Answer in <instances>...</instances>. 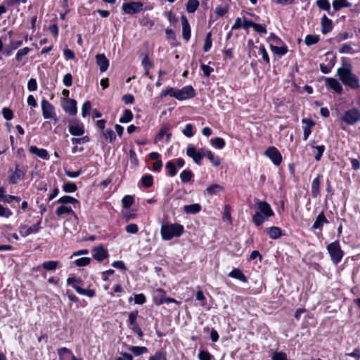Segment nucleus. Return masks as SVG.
<instances>
[{
	"label": "nucleus",
	"instance_id": "51",
	"mask_svg": "<svg viewBox=\"0 0 360 360\" xmlns=\"http://www.w3.org/2000/svg\"><path fill=\"white\" fill-rule=\"evenodd\" d=\"M134 202V197L129 195H125L122 200V206L124 208H129L133 205Z\"/></svg>",
	"mask_w": 360,
	"mask_h": 360
},
{
	"label": "nucleus",
	"instance_id": "54",
	"mask_svg": "<svg viewBox=\"0 0 360 360\" xmlns=\"http://www.w3.org/2000/svg\"><path fill=\"white\" fill-rule=\"evenodd\" d=\"M229 7L228 5H226L224 7H217L214 10V13L219 17H222L226 13L229 12Z\"/></svg>",
	"mask_w": 360,
	"mask_h": 360
},
{
	"label": "nucleus",
	"instance_id": "41",
	"mask_svg": "<svg viewBox=\"0 0 360 360\" xmlns=\"http://www.w3.org/2000/svg\"><path fill=\"white\" fill-rule=\"evenodd\" d=\"M270 49L272 52H274L275 54L278 55L280 56L285 55L288 51V49L285 46H277L271 45Z\"/></svg>",
	"mask_w": 360,
	"mask_h": 360
},
{
	"label": "nucleus",
	"instance_id": "14",
	"mask_svg": "<svg viewBox=\"0 0 360 360\" xmlns=\"http://www.w3.org/2000/svg\"><path fill=\"white\" fill-rule=\"evenodd\" d=\"M69 131L73 136H82L84 134V125L81 122H71L69 126Z\"/></svg>",
	"mask_w": 360,
	"mask_h": 360
},
{
	"label": "nucleus",
	"instance_id": "26",
	"mask_svg": "<svg viewBox=\"0 0 360 360\" xmlns=\"http://www.w3.org/2000/svg\"><path fill=\"white\" fill-rule=\"evenodd\" d=\"M352 6V4L347 0H334L333 1V8L334 12L340 10L342 8H347Z\"/></svg>",
	"mask_w": 360,
	"mask_h": 360
},
{
	"label": "nucleus",
	"instance_id": "19",
	"mask_svg": "<svg viewBox=\"0 0 360 360\" xmlns=\"http://www.w3.org/2000/svg\"><path fill=\"white\" fill-rule=\"evenodd\" d=\"M30 153L37 155V157L43 159L48 160L49 158L48 151L44 148H39L35 146H32L29 148Z\"/></svg>",
	"mask_w": 360,
	"mask_h": 360
},
{
	"label": "nucleus",
	"instance_id": "20",
	"mask_svg": "<svg viewBox=\"0 0 360 360\" xmlns=\"http://www.w3.org/2000/svg\"><path fill=\"white\" fill-rule=\"evenodd\" d=\"M165 291L162 288L156 289L153 292V302L157 305H160L165 303Z\"/></svg>",
	"mask_w": 360,
	"mask_h": 360
},
{
	"label": "nucleus",
	"instance_id": "10",
	"mask_svg": "<svg viewBox=\"0 0 360 360\" xmlns=\"http://www.w3.org/2000/svg\"><path fill=\"white\" fill-rule=\"evenodd\" d=\"M138 314L139 312L136 310L131 311L129 314V321L130 323V328L132 331L137 334L139 338H142L143 336V333L136 321Z\"/></svg>",
	"mask_w": 360,
	"mask_h": 360
},
{
	"label": "nucleus",
	"instance_id": "61",
	"mask_svg": "<svg viewBox=\"0 0 360 360\" xmlns=\"http://www.w3.org/2000/svg\"><path fill=\"white\" fill-rule=\"evenodd\" d=\"M125 230L129 233L135 234L139 231V227L136 224H129L126 226Z\"/></svg>",
	"mask_w": 360,
	"mask_h": 360
},
{
	"label": "nucleus",
	"instance_id": "7",
	"mask_svg": "<svg viewBox=\"0 0 360 360\" xmlns=\"http://www.w3.org/2000/svg\"><path fill=\"white\" fill-rule=\"evenodd\" d=\"M342 120L347 124H355L360 121V111L356 108L348 110L344 112Z\"/></svg>",
	"mask_w": 360,
	"mask_h": 360
},
{
	"label": "nucleus",
	"instance_id": "42",
	"mask_svg": "<svg viewBox=\"0 0 360 360\" xmlns=\"http://www.w3.org/2000/svg\"><path fill=\"white\" fill-rule=\"evenodd\" d=\"M210 143L212 144V146L217 149H221L225 146L224 140L219 137L212 139L210 141Z\"/></svg>",
	"mask_w": 360,
	"mask_h": 360
},
{
	"label": "nucleus",
	"instance_id": "25",
	"mask_svg": "<svg viewBox=\"0 0 360 360\" xmlns=\"http://www.w3.org/2000/svg\"><path fill=\"white\" fill-rule=\"evenodd\" d=\"M269 237L272 239H277L282 235L281 229L277 226H272L264 230Z\"/></svg>",
	"mask_w": 360,
	"mask_h": 360
},
{
	"label": "nucleus",
	"instance_id": "31",
	"mask_svg": "<svg viewBox=\"0 0 360 360\" xmlns=\"http://www.w3.org/2000/svg\"><path fill=\"white\" fill-rule=\"evenodd\" d=\"M56 202L57 203H60V204H63V205H66V204H72V205L79 204V202L78 200H77L76 198H72L71 196H69V195H64V196L60 197L57 200Z\"/></svg>",
	"mask_w": 360,
	"mask_h": 360
},
{
	"label": "nucleus",
	"instance_id": "40",
	"mask_svg": "<svg viewBox=\"0 0 360 360\" xmlns=\"http://www.w3.org/2000/svg\"><path fill=\"white\" fill-rule=\"evenodd\" d=\"M133 118V113L129 109L124 110L123 115L120 118L119 122L121 123H127Z\"/></svg>",
	"mask_w": 360,
	"mask_h": 360
},
{
	"label": "nucleus",
	"instance_id": "53",
	"mask_svg": "<svg viewBox=\"0 0 360 360\" xmlns=\"http://www.w3.org/2000/svg\"><path fill=\"white\" fill-rule=\"evenodd\" d=\"M30 51V49L28 47H25L23 49L18 50V51L17 52V53L15 55V60L18 61H20L22 58L23 56H27Z\"/></svg>",
	"mask_w": 360,
	"mask_h": 360
},
{
	"label": "nucleus",
	"instance_id": "29",
	"mask_svg": "<svg viewBox=\"0 0 360 360\" xmlns=\"http://www.w3.org/2000/svg\"><path fill=\"white\" fill-rule=\"evenodd\" d=\"M223 191H224V187L222 186H221L219 184H212L210 186H208L206 188L205 192L209 195H213L218 194L219 193L222 192Z\"/></svg>",
	"mask_w": 360,
	"mask_h": 360
},
{
	"label": "nucleus",
	"instance_id": "46",
	"mask_svg": "<svg viewBox=\"0 0 360 360\" xmlns=\"http://www.w3.org/2000/svg\"><path fill=\"white\" fill-rule=\"evenodd\" d=\"M103 134L105 140L110 143L113 142L116 139V136L111 129H107L104 130Z\"/></svg>",
	"mask_w": 360,
	"mask_h": 360
},
{
	"label": "nucleus",
	"instance_id": "11",
	"mask_svg": "<svg viewBox=\"0 0 360 360\" xmlns=\"http://www.w3.org/2000/svg\"><path fill=\"white\" fill-rule=\"evenodd\" d=\"M264 154L271 159L275 165H279L282 162V155L276 147H269Z\"/></svg>",
	"mask_w": 360,
	"mask_h": 360
},
{
	"label": "nucleus",
	"instance_id": "9",
	"mask_svg": "<svg viewBox=\"0 0 360 360\" xmlns=\"http://www.w3.org/2000/svg\"><path fill=\"white\" fill-rule=\"evenodd\" d=\"M143 4L141 1H132L124 3L122 6V11L129 15H134L140 13L143 10Z\"/></svg>",
	"mask_w": 360,
	"mask_h": 360
},
{
	"label": "nucleus",
	"instance_id": "28",
	"mask_svg": "<svg viewBox=\"0 0 360 360\" xmlns=\"http://www.w3.org/2000/svg\"><path fill=\"white\" fill-rule=\"evenodd\" d=\"M170 128H171V126L169 124H167V123L164 124L161 127L158 134H157V136L155 139V143H157L159 141H160L163 139L164 136H165L167 132H168L169 131Z\"/></svg>",
	"mask_w": 360,
	"mask_h": 360
},
{
	"label": "nucleus",
	"instance_id": "50",
	"mask_svg": "<svg viewBox=\"0 0 360 360\" xmlns=\"http://www.w3.org/2000/svg\"><path fill=\"white\" fill-rule=\"evenodd\" d=\"M77 188V185L72 182H66L63 186V189L66 193H73Z\"/></svg>",
	"mask_w": 360,
	"mask_h": 360
},
{
	"label": "nucleus",
	"instance_id": "47",
	"mask_svg": "<svg viewBox=\"0 0 360 360\" xmlns=\"http://www.w3.org/2000/svg\"><path fill=\"white\" fill-rule=\"evenodd\" d=\"M212 33L210 32L207 33L206 37L205 39V43L203 46L204 52H207L210 50L212 47Z\"/></svg>",
	"mask_w": 360,
	"mask_h": 360
},
{
	"label": "nucleus",
	"instance_id": "16",
	"mask_svg": "<svg viewBox=\"0 0 360 360\" xmlns=\"http://www.w3.org/2000/svg\"><path fill=\"white\" fill-rule=\"evenodd\" d=\"M94 258L97 261L101 262L108 256V250L102 246L95 247L93 250Z\"/></svg>",
	"mask_w": 360,
	"mask_h": 360
},
{
	"label": "nucleus",
	"instance_id": "56",
	"mask_svg": "<svg viewBox=\"0 0 360 360\" xmlns=\"http://www.w3.org/2000/svg\"><path fill=\"white\" fill-rule=\"evenodd\" d=\"M198 359L200 360H212L213 356L207 351L201 350L198 354Z\"/></svg>",
	"mask_w": 360,
	"mask_h": 360
},
{
	"label": "nucleus",
	"instance_id": "21",
	"mask_svg": "<svg viewBox=\"0 0 360 360\" xmlns=\"http://www.w3.org/2000/svg\"><path fill=\"white\" fill-rule=\"evenodd\" d=\"M64 110L71 115L77 113V102L74 99L68 98L63 106Z\"/></svg>",
	"mask_w": 360,
	"mask_h": 360
},
{
	"label": "nucleus",
	"instance_id": "48",
	"mask_svg": "<svg viewBox=\"0 0 360 360\" xmlns=\"http://www.w3.org/2000/svg\"><path fill=\"white\" fill-rule=\"evenodd\" d=\"M319 41V37L317 35L308 34L304 39V43L307 46H311L316 44Z\"/></svg>",
	"mask_w": 360,
	"mask_h": 360
},
{
	"label": "nucleus",
	"instance_id": "8",
	"mask_svg": "<svg viewBox=\"0 0 360 360\" xmlns=\"http://www.w3.org/2000/svg\"><path fill=\"white\" fill-rule=\"evenodd\" d=\"M171 96L180 101L186 100L194 97L195 91L191 86H186L181 89L176 90Z\"/></svg>",
	"mask_w": 360,
	"mask_h": 360
},
{
	"label": "nucleus",
	"instance_id": "32",
	"mask_svg": "<svg viewBox=\"0 0 360 360\" xmlns=\"http://www.w3.org/2000/svg\"><path fill=\"white\" fill-rule=\"evenodd\" d=\"M316 5L320 9L326 11L329 15H333L334 11H330V5L328 0H317Z\"/></svg>",
	"mask_w": 360,
	"mask_h": 360
},
{
	"label": "nucleus",
	"instance_id": "38",
	"mask_svg": "<svg viewBox=\"0 0 360 360\" xmlns=\"http://www.w3.org/2000/svg\"><path fill=\"white\" fill-rule=\"evenodd\" d=\"M199 6V1L198 0H188L186 4V11L188 13H194Z\"/></svg>",
	"mask_w": 360,
	"mask_h": 360
},
{
	"label": "nucleus",
	"instance_id": "18",
	"mask_svg": "<svg viewBox=\"0 0 360 360\" xmlns=\"http://www.w3.org/2000/svg\"><path fill=\"white\" fill-rule=\"evenodd\" d=\"M96 63L99 67L100 71L103 72L109 67V60L104 54H98L96 56Z\"/></svg>",
	"mask_w": 360,
	"mask_h": 360
},
{
	"label": "nucleus",
	"instance_id": "12",
	"mask_svg": "<svg viewBox=\"0 0 360 360\" xmlns=\"http://www.w3.org/2000/svg\"><path fill=\"white\" fill-rule=\"evenodd\" d=\"M25 176V172L20 168L18 164H16L13 174L9 176V182L13 184H17L20 180H22Z\"/></svg>",
	"mask_w": 360,
	"mask_h": 360
},
{
	"label": "nucleus",
	"instance_id": "43",
	"mask_svg": "<svg viewBox=\"0 0 360 360\" xmlns=\"http://www.w3.org/2000/svg\"><path fill=\"white\" fill-rule=\"evenodd\" d=\"M58 265V262L57 261H47L42 263V267L47 271H53L55 270Z\"/></svg>",
	"mask_w": 360,
	"mask_h": 360
},
{
	"label": "nucleus",
	"instance_id": "62",
	"mask_svg": "<svg viewBox=\"0 0 360 360\" xmlns=\"http://www.w3.org/2000/svg\"><path fill=\"white\" fill-rule=\"evenodd\" d=\"M63 82L67 87H70L72 84V76L70 73H67L64 75Z\"/></svg>",
	"mask_w": 360,
	"mask_h": 360
},
{
	"label": "nucleus",
	"instance_id": "59",
	"mask_svg": "<svg viewBox=\"0 0 360 360\" xmlns=\"http://www.w3.org/2000/svg\"><path fill=\"white\" fill-rule=\"evenodd\" d=\"M339 52L340 53H352V54L354 53L352 47L350 45L347 44H344L342 45V46L339 49Z\"/></svg>",
	"mask_w": 360,
	"mask_h": 360
},
{
	"label": "nucleus",
	"instance_id": "30",
	"mask_svg": "<svg viewBox=\"0 0 360 360\" xmlns=\"http://www.w3.org/2000/svg\"><path fill=\"white\" fill-rule=\"evenodd\" d=\"M229 276L231 278L238 279L243 283L247 281L245 276L243 274L242 271L239 269H233L229 274Z\"/></svg>",
	"mask_w": 360,
	"mask_h": 360
},
{
	"label": "nucleus",
	"instance_id": "36",
	"mask_svg": "<svg viewBox=\"0 0 360 360\" xmlns=\"http://www.w3.org/2000/svg\"><path fill=\"white\" fill-rule=\"evenodd\" d=\"M205 157H207L210 161L212 162L213 166L218 167L219 166L221 161L218 156H215L210 150H206L205 151Z\"/></svg>",
	"mask_w": 360,
	"mask_h": 360
},
{
	"label": "nucleus",
	"instance_id": "57",
	"mask_svg": "<svg viewBox=\"0 0 360 360\" xmlns=\"http://www.w3.org/2000/svg\"><path fill=\"white\" fill-rule=\"evenodd\" d=\"M90 263V258L89 257H82L77 259L75 261V264L77 266H87Z\"/></svg>",
	"mask_w": 360,
	"mask_h": 360
},
{
	"label": "nucleus",
	"instance_id": "3",
	"mask_svg": "<svg viewBox=\"0 0 360 360\" xmlns=\"http://www.w3.org/2000/svg\"><path fill=\"white\" fill-rule=\"evenodd\" d=\"M184 231V226L177 223H163L160 229L162 238L165 240H169L173 238L180 237Z\"/></svg>",
	"mask_w": 360,
	"mask_h": 360
},
{
	"label": "nucleus",
	"instance_id": "4",
	"mask_svg": "<svg viewBox=\"0 0 360 360\" xmlns=\"http://www.w3.org/2000/svg\"><path fill=\"white\" fill-rule=\"evenodd\" d=\"M326 249L330 255L331 261L334 264H338L342 260L344 256V252L340 248L338 240H335L328 244Z\"/></svg>",
	"mask_w": 360,
	"mask_h": 360
},
{
	"label": "nucleus",
	"instance_id": "13",
	"mask_svg": "<svg viewBox=\"0 0 360 360\" xmlns=\"http://www.w3.org/2000/svg\"><path fill=\"white\" fill-rule=\"evenodd\" d=\"M326 85L327 87L333 89L335 93L341 94L342 92V86L340 83L335 78H326Z\"/></svg>",
	"mask_w": 360,
	"mask_h": 360
},
{
	"label": "nucleus",
	"instance_id": "39",
	"mask_svg": "<svg viewBox=\"0 0 360 360\" xmlns=\"http://www.w3.org/2000/svg\"><path fill=\"white\" fill-rule=\"evenodd\" d=\"M193 176V174L191 170H184L180 174V179L183 183L189 182L192 177Z\"/></svg>",
	"mask_w": 360,
	"mask_h": 360
},
{
	"label": "nucleus",
	"instance_id": "63",
	"mask_svg": "<svg viewBox=\"0 0 360 360\" xmlns=\"http://www.w3.org/2000/svg\"><path fill=\"white\" fill-rule=\"evenodd\" d=\"M2 114H3L4 117L6 120H11L13 119V114L12 110L10 108H4L2 109Z\"/></svg>",
	"mask_w": 360,
	"mask_h": 360
},
{
	"label": "nucleus",
	"instance_id": "55",
	"mask_svg": "<svg viewBox=\"0 0 360 360\" xmlns=\"http://www.w3.org/2000/svg\"><path fill=\"white\" fill-rule=\"evenodd\" d=\"M91 108V104L90 101H86L82 105V115L85 117L89 112Z\"/></svg>",
	"mask_w": 360,
	"mask_h": 360
},
{
	"label": "nucleus",
	"instance_id": "15",
	"mask_svg": "<svg viewBox=\"0 0 360 360\" xmlns=\"http://www.w3.org/2000/svg\"><path fill=\"white\" fill-rule=\"evenodd\" d=\"M182 25V36L183 38L188 41L191 38V27L187 18L183 15L181 17Z\"/></svg>",
	"mask_w": 360,
	"mask_h": 360
},
{
	"label": "nucleus",
	"instance_id": "45",
	"mask_svg": "<svg viewBox=\"0 0 360 360\" xmlns=\"http://www.w3.org/2000/svg\"><path fill=\"white\" fill-rule=\"evenodd\" d=\"M129 351H131L136 356H139L147 353L148 349L146 347L131 346L129 348Z\"/></svg>",
	"mask_w": 360,
	"mask_h": 360
},
{
	"label": "nucleus",
	"instance_id": "58",
	"mask_svg": "<svg viewBox=\"0 0 360 360\" xmlns=\"http://www.w3.org/2000/svg\"><path fill=\"white\" fill-rule=\"evenodd\" d=\"M13 214V212L7 207H3L0 204V217L8 218Z\"/></svg>",
	"mask_w": 360,
	"mask_h": 360
},
{
	"label": "nucleus",
	"instance_id": "5",
	"mask_svg": "<svg viewBox=\"0 0 360 360\" xmlns=\"http://www.w3.org/2000/svg\"><path fill=\"white\" fill-rule=\"evenodd\" d=\"M41 108L43 117L46 120H53L58 121L57 115L54 106L46 99L44 98L41 101Z\"/></svg>",
	"mask_w": 360,
	"mask_h": 360
},
{
	"label": "nucleus",
	"instance_id": "52",
	"mask_svg": "<svg viewBox=\"0 0 360 360\" xmlns=\"http://www.w3.org/2000/svg\"><path fill=\"white\" fill-rule=\"evenodd\" d=\"M166 168L168 169V175L174 176L176 174V169L174 163L172 161H169L166 164Z\"/></svg>",
	"mask_w": 360,
	"mask_h": 360
},
{
	"label": "nucleus",
	"instance_id": "17",
	"mask_svg": "<svg viewBox=\"0 0 360 360\" xmlns=\"http://www.w3.org/2000/svg\"><path fill=\"white\" fill-rule=\"evenodd\" d=\"M321 32L323 34H326L332 31L333 28V22L330 19H329L326 15L321 18Z\"/></svg>",
	"mask_w": 360,
	"mask_h": 360
},
{
	"label": "nucleus",
	"instance_id": "37",
	"mask_svg": "<svg viewBox=\"0 0 360 360\" xmlns=\"http://www.w3.org/2000/svg\"><path fill=\"white\" fill-rule=\"evenodd\" d=\"M73 288L76 292L80 295H86L89 297H93L95 295V291L94 290H86L83 289L79 285H73Z\"/></svg>",
	"mask_w": 360,
	"mask_h": 360
},
{
	"label": "nucleus",
	"instance_id": "60",
	"mask_svg": "<svg viewBox=\"0 0 360 360\" xmlns=\"http://www.w3.org/2000/svg\"><path fill=\"white\" fill-rule=\"evenodd\" d=\"M183 134L186 137H192L194 135L193 126L191 124H187L183 130Z\"/></svg>",
	"mask_w": 360,
	"mask_h": 360
},
{
	"label": "nucleus",
	"instance_id": "23",
	"mask_svg": "<svg viewBox=\"0 0 360 360\" xmlns=\"http://www.w3.org/2000/svg\"><path fill=\"white\" fill-rule=\"evenodd\" d=\"M302 122L306 124L303 127V139L306 141L311 134V128L314 125V122L309 119H303Z\"/></svg>",
	"mask_w": 360,
	"mask_h": 360
},
{
	"label": "nucleus",
	"instance_id": "44",
	"mask_svg": "<svg viewBox=\"0 0 360 360\" xmlns=\"http://www.w3.org/2000/svg\"><path fill=\"white\" fill-rule=\"evenodd\" d=\"M142 186L145 188H150L153 186V178L150 174L145 175L141 178Z\"/></svg>",
	"mask_w": 360,
	"mask_h": 360
},
{
	"label": "nucleus",
	"instance_id": "27",
	"mask_svg": "<svg viewBox=\"0 0 360 360\" xmlns=\"http://www.w3.org/2000/svg\"><path fill=\"white\" fill-rule=\"evenodd\" d=\"M183 209L186 214H195L201 210V206L198 203H195L184 205Z\"/></svg>",
	"mask_w": 360,
	"mask_h": 360
},
{
	"label": "nucleus",
	"instance_id": "2",
	"mask_svg": "<svg viewBox=\"0 0 360 360\" xmlns=\"http://www.w3.org/2000/svg\"><path fill=\"white\" fill-rule=\"evenodd\" d=\"M255 213L252 216V221L257 226H261L269 217L274 214L269 204L265 201H257L255 205Z\"/></svg>",
	"mask_w": 360,
	"mask_h": 360
},
{
	"label": "nucleus",
	"instance_id": "6",
	"mask_svg": "<svg viewBox=\"0 0 360 360\" xmlns=\"http://www.w3.org/2000/svg\"><path fill=\"white\" fill-rule=\"evenodd\" d=\"M205 148H199L197 150L194 146H188L186 149V155L193 159L194 162L197 165H201L202 160L205 157Z\"/></svg>",
	"mask_w": 360,
	"mask_h": 360
},
{
	"label": "nucleus",
	"instance_id": "33",
	"mask_svg": "<svg viewBox=\"0 0 360 360\" xmlns=\"http://www.w3.org/2000/svg\"><path fill=\"white\" fill-rule=\"evenodd\" d=\"M58 354L60 360H68L72 356V352L66 347H61L58 349Z\"/></svg>",
	"mask_w": 360,
	"mask_h": 360
},
{
	"label": "nucleus",
	"instance_id": "22",
	"mask_svg": "<svg viewBox=\"0 0 360 360\" xmlns=\"http://www.w3.org/2000/svg\"><path fill=\"white\" fill-rule=\"evenodd\" d=\"M327 223H328V221L323 212H321L318 214V216L312 226V228L314 229H321L323 224H327Z\"/></svg>",
	"mask_w": 360,
	"mask_h": 360
},
{
	"label": "nucleus",
	"instance_id": "49",
	"mask_svg": "<svg viewBox=\"0 0 360 360\" xmlns=\"http://www.w3.org/2000/svg\"><path fill=\"white\" fill-rule=\"evenodd\" d=\"M56 214L58 216H61L65 214H71L73 213V210L70 207H68L65 205H61L56 210Z\"/></svg>",
	"mask_w": 360,
	"mask_h": 360
},
{
	"label": "nucleus",
	"instance_id": "35",
	"mask_svg": "<svg viewBox=\"0 0 360 360\" xmlns=\"http://www.w3.org/2000/svg\"><path fill=\"white\" fill-rule=\"evenodd\" d=\"M19 233L23 238L28 236L29 235L34 233L32 226L26 224H20L19 226Z\"/></svg>",
	"mask_w": 360,
	"mask_h": 360
},
{
	"label": "nucleus",
	"instance_id": "64",
	"mask_svg": "<svg viewBox=\"0 0 360 360\" xmlns=\"http://www.w3.org/2000/svg\"><path fill=\"white\" fill-rule=\"evenodd\" d=\"M149 360H166L165 355L160 352H156L153 356L149 358Z\"/></svg>",
	"mask_w": 360,
	"mask_h": 360
},
{
	"label": "nucleus",
	"instance_id": "24",
	"mask_svg": "<svg viewBox=\"0 0 360 360\" xmlns=\"http://www.w3.org/2000/svg\"><path fill=\"white\" fill-rule=\"evenodd\" d=\"M320 179L321 176H316L311 183V191L314 198H317L320 193Z\"/></svg>",
	"mask_w": 360,
	"mask_h": 360
},
{
	"label": "nucleus",
	"instance_id": "1",
	"mask_svg": "<svg viewBox=\"0 0 360 360\" xmlns=\"http://www.w3.org/2000/svg\"><path fill=\"white\" fill-rule=\"evenodd\" d=\"M337 75L345 86L352 89L360 88L359 79L353 73L352 67L350 64H344L342 67L339 68L337 70Z\"/></svg>",
	"mask_w": 360,
	"mask_h": 360
},
{
	"label": "nucleus",
	"instance_id": "34",
	"mask_svg": "<svg viewBox=\"0 0 360 360\" xmlns=\"http://www.w3.org/2000/svg\"><path fill=\"white\" fill-rule=\"evenodd\" d=\"M141 64L146 70L145 75L149 76V70L153 67V63L149 60L148 55L145 54L142 58Z\"/></svg>",
	"mask_w": 360,
	"mask_h": 360
}]
</instances>
